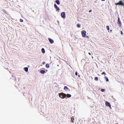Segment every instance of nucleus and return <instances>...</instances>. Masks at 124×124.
I'll return each instance as SVG.
<instances>
[{
  "label": "nucleus",
  "mask_w": 124,
  "mask_h": 124,
  "mask_svg": "<svg viewBox=\"0 0 124 124\" xmlns=\"http://www.w3.org/2000/svg\"><path fill=\"white\" fill-rule=\"evenodd\" d=\"M59 97L62 99H64L65 98L66 96V94L63 93H59Z\"/></svg>",
  "instance_id": "1"
},
{
  "label": "nucleus",
  "mask_w": 124,
  "mask_h": 124,
  "mask_svg": "<svg viewBox=\"0 0 124 124\" xmlns=\"http://www.w3.org/2000/svg\"><path fill=\"white\" fill-rule=\"evenodd\" d=\"M117 23L118 24V26H119V27L121 28L122 27V23L119 17H118V18Z\"/></svg>",
  "instance_id": "2"
},
{
  "label": "nucleus",
  "mask_w": 124,
  "mask_h": 124,
  "mask_svg": "<svg viewBox=\"0 0 124 124\" xmlns=\"http://www.w3.org/2000/svg\"><path fill=\"white\" fill-rule=\"evenodd\" d=\"M115 4L116 5H120L121 6H124V3H123L121 0H120L118 3H115Z\"/></svg>",
  "instance_id": "3"
},
{
  "label": "nucleus",
  "mask_w": 124,
  "mask_h": 124,
  "mask_svg": "<svg viewBox=\"0 0 124 124\" xmlns=\"http://www.w3.org/2000/svg\"><path fill=\"white\" fill-rule=\"evenodd\" d=\"M86 32L85 31L83 30L82 31H81V34L82 37H85L86 34Z\"/></svg>",
  "instance_id": "4"
},
{
  "label": "nucleus",
  "mask_w": 124,
  "mask_h": 124,
  "mask_svg": "<svg viewBox=\"0 0 124 124\" xmlns=\"http://www.w3.org/2000/svg\"><path fill=\"white\" fill-rule=\"evenodd\" d=\"M105 105L107 106H108L110 108L111 107V106L110 103L107 101L106 102Z\"/></svg>",
  "instance_id": "5"
},
{
  "label": "nucleus",
  "mask_w": 124,
  "mask_h": 124,
  "mask_svg": "<svg viewBox=\"0 0 124 124\" xmlns=\"http://www.w3.org/2000/svg\"><path fill=\"white\" fill-rule=\"evenodd\" d=\"M54 8L56 9L57 11H58L59 10V8L55 4H54Z\"/></svg>",
  "instance_id": "6"
},
{
  "label": "nucleus",
  "mask_w": 124,
  "mask_h": 124,
  "mask_svg": "<svg viewBox=\"0 0 124 124\" xmlns=\"http://www.w3.org/2000/svg\"><path fill=\"white\" fill-rule=\"evenodd\" d=\"M61 17L63 18H64L65 17V14L64 12H63L61 13Z\"/></svg>",
  "instance_id": "7"
},
{
  "label": "nucleus",
  "mask_w": 124,
  "mask_h": 124,
  "mask_svg": "<svg viewBox=\"0 0 124 124\" xmlns=\"http://www.w3.org/2000/svg\"><path fill=\"white\" fill-rule=\"evenodd\" d=\"M48 40L50 42V43L51 44H52L54 43V41L53 39L49 38H48Z\"/></svg>",
  "instance_id": "8"
},
{
  "label": "nucleus",
  "mask_w": 124,
  "mask_h": 124,
  "mask_svg": "<svg viewBox=\"0 0 124 124\" xmlns=\"http://www.w3.org/2000/svg\"><path fill=\"white\" fill-rule=\"evenodd\" d=\"M64 89L66 91L69 90V88L66 86H65L64 87Z\"/></svg>",
  "instance_id": "9"
},
{
  "label": "nucleus",
  "mask_w": 124,
  "mask_h": 124,
  "mask_svg": "<svg viewBox=\"0 0 124 124\" xmlns=\"http://www.w3.org/2000/svg\"><path fill=\"white\" fill-rule=\"evenodd\" d=\"M56 3L58 5H59L60 4L59 1V0H57L55 1Z\"/></svg>",
  "instance_id": "10"
},
{
  "label": "nucleus",
  "mask_w": 124,
  "mask_h": 124,
  "mask_svg": "<svg viewBox=\"0 0 124 124\" xmlns=\"http://www.w3.org/2000/svg\"><path fill=\"white\" fill-rule=\"evenodd\" d=\"M71 122L73 123L74 122V118L73 117L71 118Z\"/></svg>",
  "instance_id": "11"
},
{
  "label": "nucleus",
  "mask_w": 124,
  "mask_h": 124,
  "mask_svg": "<svg viewBox=\"0 0 124 124\" xmlns=\"http://www.w3.org/2000/svg\"><path fill=\"white\" fill-rule=\"evenodd\" d=\"M41 52L43 53H45V51L44 48H42V49Z\"/></svg>",
  "instance_id": "12"
},
{
  "label": "nucleus",
  "mask_w": 124,
  "mask_h": 124,
  "mask_svg": "<svg viewBox=\"0 0 124 124\" xmlns=\"http://www.w3.org/2000/svg\"><path fill=\"white\" fill-rule=\"evenodd\" d=\"M40 73H41L43 74L45 72V70H41L40 71Z\"/></svg>",
  "instance_id": "13"
},
{
  "label": "nucleus",
  "mask_w": 124,
  "mask_h": 124,
  "mask_svg": "<svg viewBox=\"0 0 124 124\" xmlns=\"http://www.w3.org/2000/svg\"><path fill=\"white\" fill-rule=\"evenodd\" d=\"M66 96H67V98H70L71 97V95L70 94H67Z\"/></svg>",
  "instance_id": "14"
},
{
  "label": "nucleus",
  "mask_w": 124,
  "mask_h": 124,
  "mask_svg": "<svg viewBox=\"0 0 124 124\" xmlns=\"http://www.w3.org/2000/svg\"><path fill=\"white\" fill-rule=\"evenodd\" d=\"M104 78L105 79L106 81L108 82V79L107 77H105Z\"/></svg>",
  "instance_id": "15"
},
{
  "label": "nucleus",
  "mask_w": 124,
  "mask_h": 124,
  "mask_svg": "<svg viewBox=\"0 0 124 124\" xmlns=\"http://www.w3.org/2000/svg\"><path fill=\"white\" fill-rule=\"evenodd\" d=\"M25 71L26 72H27L28 70V68L27 67H25L24 68Z\"/></svg>",
  "instance_id": "16"
},
{
  "label": "nucleus",
  "mask_w": 124,
  "mask_h": 124,
  "mask_svg": "<svg viewBox=\"0 0 124 124\" xmlns=\"http://www.w3.org/2000/svg\"><path fill=\"white\" fill-rule=\"evenodd\" d=\"M46 67L47 68H49V64H46Z\"/></svg>",
  "instance_id": "17"
},
{
  "label": "nucleus",
  "mask_w": 124,
  "mask_h": 124,
  "mask_svg": "<svg viewBox=\"0 0 124 124\" xmlns=\"http://www.w3.org/2000/svg\"><path fill=\"white\" fill-rule=\"evenodd\" d=\"M94 80L96 81H98V78L97 77H96L94 78Z\"/></svg>",
  "instance_id": "18"
},
{
  "label": "nucleus",
  "mask_w": 124,
  "mask_h": 124,
  "mask_svg": "<svg viewBox=\"0 0 124 124\" xmlns=\"http://www.w3.org/2000/svg\"><path fill=\"white\" fill-rule=\"evenodd\" d=\"M77 26L78 27L80 28V25L79 23L77 24Z\"/></svg>",
  "instance_id": "19"
},
{
  "label": "nucleus",
  "mask_w": 124,
  "mask_h": 124,
  "mask_svg": "<svg viewBox=\"0 0 124 124\" xmlns=\"http://www.w3.org/2000/svg\"><path fill=\"white\" fill-rule=\"evenodd\" d=\"M101 91L102 92H104L105 91V90L103 89H101Z\"/></svg>",
  "instance_id": "20"
},
{
  "label": "nucleus",
  "mask_w": 124,
  "mask_h": 124,
  "mask_svg": "<svg viewBox=\"0 0 124 124\" xmlns=\"http://www.w3.org/2000/svg\"><path fill=\"white\" fill-rule=\"evenodd\" d=\"M106 28L108 30H109V26H106Z\"/></svg>",
  "instance_id": "21"
},
{
  "label": "nucleus",
  "mask_w": 124,
  "mask_h": 124,
  "mask_svg": "<svg viewBox=\"0 0 124 124\" xmlns=\"http://www.w3.org/2000/svg\"><path fill=\"white\" fill-rule=\"evenodd\" d=\"M20 21L21 22H23V20L21 19H20Z\"/></svg>",
  "instance_id": "22"
},
{
  "label": "nucleus",
  "mask_w": 124,
  "mask_h": 124,
  "mask_svg": "<svg viewBox=\"0 0 124 124\" xmlns=\"http://www.w3.org/2000/svg\"><path fill=\"white\" fill-rule=\"evenodd\" d=\"M106 74L104 72H103L102 73H101L102 75H103V74Z\"/></svg>",
  "instance_id": "23"
},
{
  "label": "nucleus",
  "mask_w": 124,
  "mask_h": 124,
  "mask_svg": "<svg viewBox=\"0 0 124 124\" xmlns=\"http://www.w3.org/2000/svg\"><path fill=\"white\" fill-rule=\"evenodd\" d=\"M75 74L76 76L77 75V71L76 72Z\"/></svg>",
  "instance_id": "24"
},
{
  "label": "nucleus",
  "mask_w": 124,
  "mask_h": 124,
  "mask_svg": "<svg viewBox=\"0 0 124 124\" xmlns=\"http://www.w3.org/2000/svg\"><path fill=\"white\" fill-rule=\"evenodd\" d=\"M120 32H121V35H122L123 34V33L122 32V31H121Z\"/></svg>",
  "instance_id": "25"
},
{
  "label": "nucleus",
  "mask_w": 124,
  "mask_h": 124,
  "mask_svg": "<svg viewBox=\"0 0 124 124\" xmlns=\"http://www.w3.org/2000/svg\"><path fill=\"white\" fill-rule=\"evenodd\" d=\"M91 11H92V10H89V12L90 13V12H91Z\"/></svg>",
  "instance_id": "26"
},
{
  "label": "nucleus",
  "mask_w": 124,
  "mask_h": 124,
  "mask_svg": "<svg viewBox=\"0 0 124 124\" xmlns=\"http://www.w3.org/2000/svg\"><path fill=\"white\" fill-rule=\"evenodd\" d=\"M45 62H43L42 63V64L43 65H44L45 64Z\"/></svg>",
  "instance_id": "27"
},
{
  "label": "nucleus",
  "mask_w": 124,
  "mask_h": 124,
  "mask_svg": "<svg viewBox=\"0 0 124 124\" xmlns=\"http://www.w3.org/2000/svg\"><path fill=\"white\" fill-rule=\"evenodd\" d=\"M88 54H89V55H91V54L90 53H89H89H88Z\"/></svg>",
  "instance_id": "28"
},
{
  "label": "nucleus",
  "mask_w": 124,
  "mask_h": 124,
  "mask_svg": "<svg viewBox=\"0 0 124 124\" xmlns=\"http://www.w3.org/2000/svg\"><path fill=\"white\" fill-rule=\"evenodd\" d=\"M86 37L88 38H89V37L88 36H87Z\"/></svg>",
  "instance_id": "29"
},
{
  "label": "nucleus",
  "mask_w": 124,
  "mask_h": 124,
  "mask_svg": "<svg viewBox=\"0 0 124 124\" xmlns=\"http://www.w3.org/2000/svg\"><path fill=\"white\" fill-rule=\"evenodd\" d=\"M102 1H104L105 0H101Z\"/></svg>",
  "instance_id": "30"
},
{
  "label": "nucleus",
  "mask_w": 124,
  "mask_h": 124,
  "mask_svg": "<svg viewBox=\"0 0 124 124\" xmlns=\"http://www.w3.org/2000/svg\"><path fill=\"white\" fill-rule=\"evenodd\" d=\"M78 76L79 77H80V75H78Z\"/></svg>",
  "instance_id": "31"
},
{
  "label": "nucleus",
  "mask_w": 124,
  "mask_h": 124,
  "mask_svg": "<svg viewBox=\"0 0 124 124\" xmlns=\"http://www.w3.org/2000/svg\"><path fill=\"white\" fill-rule=\"evenodd\" d=\"M92 58H93V56H92Z\"/></svg>",
  "instance_id": "32"
},
{
  "label": "nucleus",
  "mask_w": 124,
  "mask_h": 124,
  "mask_svg": "<svg viewBox=\"0 0 124 124\" xmlns=\"http://www.w3.org/2000/svg\"><path fill=\"white\" fill-rule=\"evenodd\" d=\"M112 31V30H110V31Z\"/></svg>",
  "instance_id": "33"
}]
</instances>
